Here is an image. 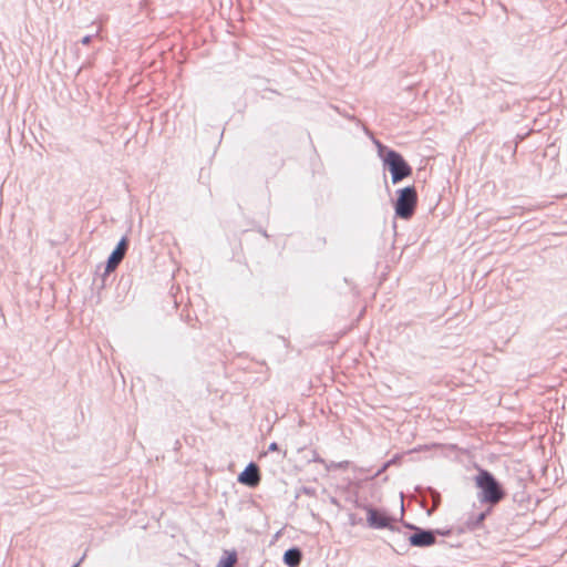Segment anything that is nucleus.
Returning <instances> with one entry per match:
<instances>
[{"label": "nucleus", "mask_w": 567, "mask_h": 567, "mask_svg": "<svg viewBox=\"0 0 567 567\" xmlns=\"http://www.w3.org/2000/svg\"><path fill=\"white\" fill-rule=\"evenodd\" d=\"M476 474L473 483L477 489V501L482 505L494 508L507 497L504 484L487 468L475 465Z\"/></svg>", "instance_id": "nucleus-1"}, {"label": "nucleus", "mask_w": 567, "mask_h": 567, "mask_svg": "<svg viewBox=\"0 0 567 567\" xmlns=\"http://www.w3.org/2000/svg\"><path fill=\"white\" fill-rule=\"evenodd\" d=\"M374 145L383 169L390 173L393 185L412 176L413 168L400 152L384 145L379 140H374Z\"/></svg>", "instance_id": "nucleus-2"}, {"label": "nucleus", "mask_w": 567, "mask_h": 567, "mask_svg": "<svg viewBox=\"0 0 567 567\" xmlns=\"http://www.w3.org/2000/svg\"><path fill=\"white\" fill-rule=\"evenodd\" d=\"M419 196L415 185H409L396 190V198L393 200L395 218L410 220L417 207Z\"/></svg>", "instance_id": "nucleus-3"}, {"label": "nucleus", "mask_w": 567, "mask_h": 567, "mask_svg": "<svg viewBox=\"0 0 567 567\" xmlns=\"http://www.w3.org/2000/svg\"><path fill=\"white\" fill-rule=\"evenodd\" d=\"M355 507L365 511L367 525L370 528L390 529L392 532L400 530V528L396 525V518L390 515L384 508H378L371 504H361L359 501H355Z\"/></svg>", "instance_id": "nucleus-4"}, {"label": "nucleus", "mask_w": 567, "mask_h": 567, "mask_svg": "<svg viewBox=\"0 0 567 567\" xmlns=\"http://www.w3.org/2000/svg\"><path fill=\"white\" fill-rule=\"evenodd\" d=\"M130 248V239L125 235L123 236L114 249L111 251L110 256L107 257V260L105 265L103 266L104 271L101 274V286L100 289H103L106 285L107 277L115 271V269L120 266V264L123 261L124 257L126 256V252ZM102 268V265L97 266V269L100 270Z\"/></svg>", "instance_id": "nucleus-5"}, {"label": "nucleus", "mask_w": 567, "mask_h": 567, "mask_svg": "<svg viewBox=\"0 0 567 567\" xmlns=\"http://www.w3.org/2000/svg\"><path fill=\"white\" fill-rule=\"evenodd\" d=\"M237 481L250 488H256L261 482L260 467L255 462H249L243 472L238 474Z\"/></svg>", "instance_id": "nucleus-6"}, {"label": "nucleus", "mask_w": 567, "mask_h": 567, "mask_svg": "<svg viewBox=\"0 0 567 567\" xmlns=\"http://www.w3.org/2000/svg\"><path fill=\"white\" fill-rule=\"evenodd\" d=\"M435 533L433 529L415 528V533L409 535L408 539L412 547L425 548L436 543Z\"/></svg>", "instance_id": "nucleus-7"}, {"label": "nucleus", "mask_w": 567, "mask_h": 567, "mask_svg": "<svg viewBox=\"0 0 567 567\" xmlns=\"http://www.w3.org/2000/svg\"><path fill=\"white\" fill-rule=\"evenodd\" d=\"M494 508L486 506V508L480 513H470L462 526L460 527L461 533L475 532L481 529L484 525L485 519L492 514Z\"/></svg>", "instance_id": "nucleus-8"}, {"label": "nucleus", "mask_w": 567, "mask_h": 567, "mask_svg": "<svg viewBox=\"0 0 567 567\" xmlns=\"http://www.w3.org/2000/svg\"><path fill=\"white\" fill-rule=\"evenodd\" d=\"M303 559V551L298 546L288 548L282 556V561L287 567H299Z\"/></svg>", "instance_id": "nucleus-9"}, {"label": "nucleus", "mask_w": 567, "mask_h": 567, "mask_svg": "<svg viewBox=\"0 0 567 567\" xmlns=\"http://www.w3.org/2000/svg\"><path fill=\"white\" fill-rule=\"evenodd\" d=\"M237 560L238 554L235 549L225 550L216 567H234Z\"/></svg>", "instance_id": "nucleus-10"}, {"label": "nucleus", "mask_w": 567, "mask_h": 567, "mask_svg": "<svg viewBox=\"0 0 567 567\" xmlns=\"http://www.w3.org/2000/svg\"><path fill=\"white\" fill-rule=\"evenodd\" d=\"M349 464H350L349 461H342L339 463L331 462L329 465H326V467H327V470H331V468L346 470V468H348Z\"/></svg>", "instance_id": "nucleus-11"}, {"label": "nucleus", "mask_w": 567, "mask_h": 567, "mask_svg": "<svg viewBox=\"0 0 567 567\" xmlns=\"http://www.w3.org/2000/svg\"><path fill=\"white\" fill-rule=\"evenodd\" d=\"M430 493L432 494V499H433L434 506L437 507L441 503L440 493L433 488H430Z\"/></svg>", "instance_id": "nucleus-12"}, {"label": "nucleus", "mask_w": 567, "mask_h": 567, "mask_svg": "<svg viewBox=\"0 0 567 567\" xmlns=\"http://www.w3.org/2000/svg\"><path fill=\"white\" fill-rule=\"evenodd\" d=\"M401 461H402V455H400V454H395L392 458H390V460H389V461H386V462H388V464H389L390 466H392V465H399V464H401Z\"/></svg>", "instance_id": "nucleus-13"}, {"label": "nucleus", "mask_w": 567, "mask_h": 567, "mask_svg": "<svg viewBox=\"0 0 567 567\" xmlns=\"http://www.w3.org/2000/svg\"><path fill=\"white\" fill-rule=\"evenodd\" d=\"M300 492L308 496H316V489L309 486H301Z\"/></svg>", "instance_id": "nucleus-14"}, {"label": "nucleus", "mask_w": 567, "mask_h": 567, "mask_svg": "<svg viewBox=\"0 0 567 567\" xmlns=\"http://www.w3.org/2000/svg\"><path fill=\"white\" fill-rule=\"evenodd\" d=\"M349 522L352 526L354 525H358V524H361L362 523V518H357L355 514H350L349 515Z\"/></svg>", "instance_id": "nucleus-15"}, {"label": "nucleus", "mask_w": 567, "mask_h": 567, "mask_svg": "<svg viewBox=\"0 0 567 567\" xmlns=\"http://www.w3.org/2000/svg\"><path fill=\"white\" fill-rule=\"evenodd\" d=\"M434 532H437L435 533V537L436 536H450L452 534V529H433Z\"/></svg>", "instance_id": "nucleus-16"}, {"label": "nucleus", "mask_w": 567, "mask_h": 567, "mask_svg": "<svg viewBox=\"0 0 567 567\" xmlns=\"http://www.w3.org/2000/svg\"><path fill=\"white\" fill-rule=\"evenodd\" d=\"M311 461L317 463H324V460L316 451H312Z\"/></svg>", "instance_id": "nucleus-17"}, {"label": "nucleus", "mask_w": 567, "mask_h": 567, "mask_svg": "<svg viewBox=\"0 0 567 567\" xmlns=\"http://www.w3.org/2000/svg\"><path fill=\"white\" fill-rule=\"evenodd\" d=\"M513 499H514V502L522 503L525 499V493H515L513 495Z\"/></svg>", "instance_id": "nucleus-18"}, {"label": "nucleus", "mask_w": 567, "mask_h": 567, "mask_svg": "<svg viewBox=\"0 0 567 567\" xmlns=\"http://www.w3.org/2000/svg\"><path fill=\"white\" fill-rule=\"evenodd\" d=\"M92 40H93V35L87 34V35H85V37H83V38L81 39V43H82L83 45H89V44L92 42Z\"/></svg>", "instance_id": "nucleus-19"}, {"label": "nucleus", "mask_w": 567, "mask_h": 567, "mask_svg": "<svg viewBox=\"0 0 567 567\" xmlns=\"http://www.w3.org/2000/svg\"><path fill=\"white\" fill-rule=\"evenodd\" d=\"M390 467V465L388 464V462L383 463V465L378 470V472L375 473V476H379L381 475L383 472H385L388 468Z\"/></svg>", "instance_id": "nucleus-20"}, {"label": "nucleus", "mask_w": 567, "mask_h": 567, "mask_svg": "<svg viewBox=\"0 0 567 567\" xmlns=\"http://www.w3.org/2000/svg\"><path fill=\"white\" fill-rule=\"evenodd\" d=\"M279 450H280L279 444L276 443V442L270 443L269 446H268V451H270V452H276V451H279Z\"/></svg>", "instance_id": "nucleus-21"}, {"label": "nucleus", "mask_w": 567, "mask_h": 567, "mask_svg": "<svg viewBox=\"0 0 567 567\" xmlns=\"http://www.w3.org/2000/svg\"><path fill=\"white\" fill-rule=\"evenodd\" d=\"M403 525H404V527L413 530V533H415V528H420L419 526L411 524V523H404Z\"/></svg>", "instance_id": "nucleus-22"}, {"label": "nucleus", "mask_w": 567, "mask_h": 567, "mask_svg": "<svg viewBox=\"0 0 567 567\" xmlns=\"http://www.w3.org/2000/svg\"><path fill=\"white\" fill-rule=\"evenodd\" d=\"M83 559H84V556L78 563H75L72 567H80V564L82 563Z\"/></svg>", "instance_id": "nucleus-23"}]
</instances>
